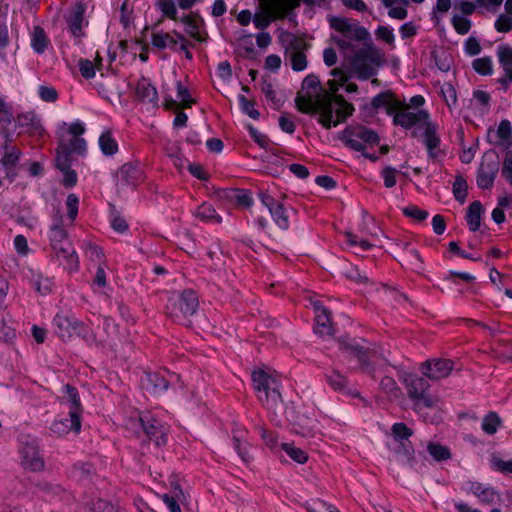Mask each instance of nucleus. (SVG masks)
Listing matches in <instances>:
<instances>
[{
  "mask_svg": "<svg viewBox=\"0 0 512 512\" xmlns=\"http://www.w3.org/2000/svg\"><path fill=\"white\" fill-rule=\"evenodd\" d=\"M127 427L135 431L137 428H142L145 434L153 440L157 446H161L167 441V428L153 417L146 415L130 419L127 422Z\"/></svg>",
  "mask_w": 512,
  "mask_h": 512,
  "instance_id": "1a4fd4ad",
  "label": "nucleus"
},
{
  "mask_svg": "<svg viewBox=\"0 0 512 512\" xmlns=\"http://www.w3.org/2000/svg\"><path fill=\"white\" fill-rule=\"evenodd\" d=\"M252 381L257 392V398L270 412L272 421L277 425H281V418L284 416L288 421L296 422L293 413L284 408L279 391L280 381L275 373L264 369L255 370L252 373Z\"/></svg>",
  "mask_w": 512,
  "mask_h": 512,
  "instance_id": "f257e3e1",
  "label": "nucleus"
},
{
  "mask_svg": "<svg viewBox=\"0 0 512 512\" xmlns=\"http://www.w3.org/2000/svg\"><path fill=\"white\" fill-rule=\"evenodd\" d=\"M467 183L465 179L461 176L456 177L453 184V194L457 201L463 204L466 201L467 197Z\"/></svg>",
  "mask_w": 512,
  "mask_h": 512,
  "instance_id": "09e8293b",
  "label": "nucleus"
},
{
  "mask_svg": "<svg viewBox=\"0 0 512 512\" xmlns=\"http://www.w3.org/2000/svg\"><path fill=\"white\" fill-rule=\"evenodd\" d=\"M285 42V58L290 61L294 71H303L307 67V57L305 52L309 45L307 42L297 36L288 34L284 39Z\"/></svg>",
  "mask_w": 512,
  "mask_h": 512,
  "instance_id": "6e6552de",
  "label": "nucleus"
},
{
  "mask_svg": "<svg viewBox=\"0 0 512 512\" xmlns=\"http://www.w3.org/2000/svg\"><path fill=\"white\" fill-rule=\"evenodd\" d=\"M143 180V172L138 164L126 163L116 174V186L124 188L127 186H136Z\"/></svg>",
  "mask_w": 512,
  "mask_h": 512,
  "instance_id": "dca6fc26",
  "label": "nucleus"
},
{
  "mask_svg": "<svg viewBox=\"0 0 512 512\" xmlns=\"http://www.w3.org/2000/svg\"><path fill=\"white\" fill-rule=\"evenodd\" d=\"M502 175L510 184H512V151H508L505 155Z\"/></svg>",
  "mask_w": 512,
  "mask_h": 512,
  "instance_id": "774afa93",
  "label": "nucleus"
},
{
  "mask_svg": "<svg viewBox=\"0 0 512 512\" xmlns=\"http://www.w3.org/2000/svg\"><path fill=\"white\" fill-rule=\"evenodd\" d=\"M424 126V144L428 155L431 159H437L441 154V150L439 149L440 139L436 134V128L430 122H427Z\"/></svg>",
  "mask_w": 512,
  "mask_h": 512,
  "instance_id": "4be33fe9",
  "label": "nucleus"
},
{
  "mask_svg": "<svg viewBox=\"0 0 512 512\" xmlns=\"http://www.w3.org/2000/svg\"><path fill=\"white\" fill-rule=\"evenodd\" d=\"M199 306L195 291L186 289L176 297H170L166 306V314L176 323H190L188 319L195 314Z\"/></svg>",
  "mask_w": 512,
  "mask_h": 512,
  "instance_id": "20e7f679",
  "label": "nucleus"
},
{
  "mask_svg": "<svg viewBox=\"0 0 512 512\" xmlns=\"http://www.w3.org/2000/svg\"><path fill=\"white\" fill-rule=\"evenodd\" d=\"M177 42L178 40L174 39L169 33L152 34V44L154 47L159 49H165L167 47L174 49Z\"/></svg>",
  "mask_w": 512,
  "mask_h": 512,
  "instance_id": "4c0bfd02",
  "label": "nucleus"
},
{
  "mask_svg": "<svg viewBox=\"0 0 512 512\" xmlns=\"http://www.w3.org/2000/svg\"><path fill=\"white\" fill-rule=\"evenodd\" d=\"M384 53L373 43H365L350 59V64L357 77L366 80L376 74V68L382 65Z\"/></svg>",
  "mask_w": 512,
  "mask_h": 512,
  "instance_id": "7ed1b4c3",
  "label": "nucleus"
},
{
  "mask_svg": "<svg viewBox=\"0 0 512 512\" xmlns=\"http://www.w3.org/2000/svg\"><path fill=\"white\" fill-rule=\"evenodd\" d=\"M496 134L502 146L505 148L512 146V126L509 120L504 119L500 122Z\"/></svg>",
  "mask_w": 512,
  "mask_h": 512,
  "instance_id": "473e14b6",
  "label": "nucleus"
},
{
  "mask_svg": "<svg viewBox=\"0 0 512 512\" xmlns=\"http://www.w3.org/2000/svg\"><path fill=\"white\" fill-rule=\"evenodd\" d=\"M85 8L82 4H76L66 16V23L71 35L77 42L85 35L83 28L87 24L84 20Z\"/></svg>",
  "mask_w": 512,
  "mask_h": 512,
  "instance_id": "6ab92c4d",
  "label": "nucleus"
},
{
  "mask_svg": "<svg viewBox=\"0 0 512 512\" xmlns=\"http://www.w3.org/2000/svg\"><path fill=\"white\" fill-rule=\"evenodd\" d=\"M316 316L315 332L320 336H332L334 329L331 323L330 312L319 302L314 304Z\"/></svg>",
  "mask_w": 512,
  "mask_h": 512,
  "instance_id": "412c9836",
  "label": "nucleus"
},
{
  "mask_svg": "<svg viewBox=\"0 0 512 512\" xmlns=\"http://www.w3.org/2000/svg\"><path fill=\"white\" fill-rule=\"evenodd\" d=\"M137 97L147 103H157L158 93L156 88L144 77H142L136 85Z\"/></svg>",
  "mask_w": 512,
  "mask_h": 512,
  "instance_id": "b1692460",
  "label": "nucleus"
},
{
  "mask_svg": "<svg viewBox=\"0 0 512 512\" xmlns=\"http://www.w3.org/2000/svg\"><path fill=\"white\" fill-rule=\"evenodd\" d=\"M340 349L348 357H354L358 359L362 369L374 377V369L371 367L368 358L375 354L374 349L363 346L359 341L355 339H340Z\"/></svg>",
  "mask_w": 512,
  "mask_h": 512,
  "instance_id": "9b49d317",
  "label": "nucleus"
},
{
  "mask_svg": "<svg viewBox=\"0 0 512 512\" xmlns=\"http://www.w3.org/2000/svg\"><path fill=\"white\" fill-rule=\"evenodd\" d=\"M331 102L333 103V114L335 113L338 117V120L333 121L332 120V126H337L338 123L342 120H345L347 117L352 115L354 111V107L347 103L345 99L342 96H335L334 100L331 99Z\"/></svg>",
  "mask_w": 512,
  "mask_h": 512,
  "instance_id": "a878e982",
  "label": "nucleus"
},
{
  "mask_svg": "<svg viewBox=\"0 0 512 512\" xmlns=\"http://www.w3.org/2000/svg\"><path fill=\"white\" fill-rule=\"evenodd\" d=\"M58 261L68 271H76L79 268V259L71 242H64L52 247Z\"/></svg>",
  "mask_w": 512,
  "mask_h": 512,
  "instance_id": "f3484780",
  "label": "nucleus"
},
{
  "mask_svg": "<svg viewBox=\"0 0 512 512\" xmlns=\"http://www.w3.org/2000/svg\"><path fill=\"white\" fill-rule=\"evenodd\" d=\"M499 63L501 64L507 78L512 81V48L499 46L497 48Z\"/></svg>",
  "mask_w": 512,
  "mask_h": 512,
  "instance_id": "c756f323",
  "label": "nucleus"
},
{
  "mask_svg": "<svg viewBox=\"0 0 512 512\" xmlns=\"http://www.w3.org/2000/svg\"><path fill=\"white\" fill-rule=\"evenodd\" d=\"M66 397H64L65 401L67 402L69 406V416L71 421V427L73 428V431L76 433H79L81 430V412H82V406L80 402V397L77 392V390L69 385L66 384L64 386Z\"/></svg>",
  "mask_w": 512,
  "mask_h": 512,
  "instance_id": "2eb2a0df",
  "label": "nucleus"
},
{
  "mask_svg": "<svg viewBox=\"0 0 512 512\" xmlns=\"http://www.w3.org/2000/svg\"><path fill=\"white\" fill-rule=\"evenodd\" d=\"M70 154H71V152H69V150H67L66 144H61L59 146V148L57 150L56 159H55L56 167L59 170L70 168V165H71Z\"/></svg>",
  "mask_w": 512,
  "mask_h": 512,
  "instance_id": "de8ad7c7",
  "label": "nucleus"
},
{
  "mask_svg": "<svg viewBox=\"0 0 512 512\" xmlns=\"http://www.w3.org/2000/svg\"><path fill=\"white\" fill-rule=\"evenodd\" d=\"M196 216L206 222L218 224L222 222L221 216L216 212L214 207L208 203H203L197 208Z\"/></svg>",
  "mask_w": 512,
  "mask_h": 512,
  "instance_id": "2f4dec72",
  "label": "nucleus"
},
{
  "mask_svg": "<svg viewBox=\"0 0 512 512\" xmlns=\"http://www.w3.org/2000/svg\"><path fill=\"white\" fill-rule=\"evenodd\" d=\"M397 100H392V94L390 92L380 93L372 99V106L375 109L386 107L388 110L389 106L394 104Z\"/></svg>",
  "mask_w": 512,
  "mask_h": 512,
  "instance_id": "4d7b16f0",
  "label": "nucleus"
},
{
  "mask_svg": "<svg viewBox=\"0 0 512 512\" xmlns=\"http://www.w3.org/2000/svg\"><path fill=\"white\" fill-rule=\"evenodd\" d=\"M340 139L347 147L355 151H364L366 145L378 144L380 140L375 131L364 126L346 128L342 132Z\"/></svg>",
  "mask_w": 512,
  "mask_h": 512,
  "instance_id": "0eeeda50",
  "label": "nucleus"
},
{
  "mask_svg": "<svg viewBox=\"0 0 512 512\" xmlns=\"http://www.w3.org/2000/svg\"><path fill=\"white\" fill-rule=\"evenodd\" d=\"M296 106L302 113H318V121L326 128L332 127L333 103L331 97L327 95H317L314 99L312 95H298L295 99Z\"/></svg>",
  "mask_w": 512,
  "mask_h": 512,
  "instance_id": "39448f33",
  "label": "nucleus"
},
{
  "mask_svg": "<svg viewBox=\"0 0 512 512\" xmlns=\"http://www.w3.org/2000/svg\"><path fill=\"white\" fill-rule=\"evenodd\" d=\"M4 136L6 138L4 148V155L0 160V163L7 169L13 168L18 162L21 152L15 147L9 146L8 142L10 141L9 134L5 131Z\"/></svg>",
  "mask_w": 512,
  "mask_h": 512,
  "instance_id": "bb28decb",
  "label": "nucleus"
},
{
  "mask_svg": "<svg viewBox=\"0 0 512 512\" xmlns=\"http://www.w3.org/2000/svg\"><path fill=\"white\" fill-rule=\"evenodd\" d=\"M99 146L103 154L114 155L118 151V145L110 131H106L99 137Z\"/></svg>",
  "mask_w": 512,
  "mask_h": 512,
  "instance_id": "72a5a7b5",
  "label": "nucleus"
},
{
  "mask_svg": "<svg viewBox=\"0 0 512 512\" xmlns=\"http://www.w3.org/2000/svg\"><path fill=\"white\" fill-rule=\"evenodd\" d=\"M330 26L340 33L338 36H332V40L342 51L353 50V41L366 42L370 40L369 31L356 21L343 17H332Z\"/></svg>",
  "mask_w": 512,
  "mask_h": 512,
  "instance_id": "f03ea898",
  "label": "nucleus"
},
{
  "mask_svg": "<svg viewBox=\"0 0 512 512\" xmlns=\"http://www.w3.org/2000/svg\"><path fill=\"white\" fill-rule=\"evenodd\" d=\"M31 282L36 291H38L40 294H48L52 289V281L40 273H33Z\"/></svg>",
  "mask_w": 512,
  "mask_h": 512,
  "instance_id": "37998d69",
  "label": "nucleus"
},
{
  "mask_svg": "<svg viewBox=\"0 0 512 512\" xmlns=\"http://www.w3.org/2000/svg\"><path fill=\"white\" fill-rule=\"evenodd\" d=\"M454 29L461 35H465L471 28V21L463 16L455 15L452 18Z\"/></svg>",
  "mask_w": 512,
  "mask_h": 512,
  "instance_id": "13d9d810",
  "label": "nucleus"
},
{
  "mask_svg": "<svg viewBox=\"0 0 512 512\" xmlns=\"http://www.w3.org/2000/svg\"><path fill=\"white\" fill-rule=\"evenodd\" d=\"M281 448L288 454V456L299 464H304L308 460L307 453L290 443H282Z\"/></svg>",
  "mask_w": 512,
  "mask_h": 512,
  "instance_id": "c03bdc74",
  "label": "nucleus"
},
{
  "mask_svg": "<svg viewBox=\"0 0 512 512\" xmlns=\"http://www.w3.org/2000/svg\"><path fill=\"white\" fill-rule=\"evenodd\" d=\"M483 213V206L479 201H473L467 210L466 221L469 229L473 232L477 231L481 225V215Z\"/></svg>",
  "mask_w": 512,
  "mask_h": 512,
  "instance_id": "cd10ccee",
  "label": "nucleus"
},
{
  "mask_svg": "<svg viewBox=\"0 0 512 512\" xmlns=\"http://www.w3.org/2000/svg\"><path fill=\"white\" fill-rule=\"evenodd\" d=\"M413 408L416 412L421 414L425 421H428L427 416L424 413L425 409H436L439 408V400L438 398L431 397L426 393L422 394V396L416 397L413 400Z\"/></svg>",
  "mask_w": 512,
  "mask_h": 512,
  "instance_id": "393cba45",
  "label": "nucleus"
},
{
  "mask_svg": "<svg viewBox=\"0 0 512 512\" xmlns=\"http://www.w3.org/2000/svg\"><path fill=\"white\" fill-rule=\"evenodd\" d=\"M258 196L263 207L268 210L275 224L281 229H287L289 227V217L283 204L265 191H261Z\"/></svg>",
  "mask_w": 512,
  "mask_h": 512,
  "instance_id": "ddd939ff",
  "label": "nucleus"
},
{
  "mask_svg": "<svg viewBox=\"0 0 512 512\" xmlns=\"http://www.w3.org/2000/svg\"><path fill=\"white\" fill-rule=\"evenodd\" d=\"M403 383L411 400L422 396V394L426 393L430 387V384L424 377L411 373L404 375Z\"/></svg>",
  "mask_w": 512,
  "mask_h": 512,
  "instance_id": "aec40b11",
  "label": "nucleus"
},
{
  "mask_svg": "<svg viewBox=\"0 0 512 512\" xmlns=\"http://www.w3.org/2000/svg\"><path fill=\"white\" fill-rule=\"evenodd\" d=\"M345 236L347 239V244L353 248L356 254L364 252L372 247V245L367 240L359 239L357 235L351 232H346Z\"/></svg>",
  "mask_w": 512,
  "mask_h": 512,
  "instance_id": "49530a36",
  "label": "nucleus"
},
{
  "mask_svg": "<svg viewBox=\"0 0 512 512\" xmlns=\"http://www.w3.org/2000/svg\"><path fill=\"white\" fill-rule=\"evenodd\" d=\"M20 454L21 464L25 469L40 471L44 468V460L40 456L35 442L25 443L20 450Z\"/></svg>",
  "mask_w": 512,
  "mask_h": 512,
  "instance_id": "a211bd4d",
  "label": "nucleus"
},
{
  "mask_svg": "<svg viewBox=\"0 0 512 512\" xmlns=\"http://www.w3.org/2000/svg\"><path fill=\"white\" fill-rule=\"evenodd\" d=\"M472 66L481 75H490L493 71L490 57L477 58L473 61Z\"/></svg>",
  "mask_w": 512,
  "mask_h": 512,
  "instance_id": "3c124183",
  "label": "nucleus"
},
{
  "mask_svg": "<svg viewBox=\"0 0 512 512\" xmlns=\"http://www.w3.org/2000/svg\"><path fill=\"white\" fill-rule=\"evenodd\" d=\"M421 372L430 380H440L450 375L453 362L449 359H431L421 364Z\"/></svg>",
  "mask_w": 512,
  "mask_h": 512,
  "instance_id": "4468645a",
  "label": "nucleus"
},
{
  "mask_svg": "<svg viewBox=\"0 0 512 512\" xmlns=\"http://www.w3.org/2000/svg\"><path fill=\"white\" fill-rule=\"evenodd\" d=\"M380 387L385 393L389 394L392 397H398L401 393L396 381L389 376H385L384 378H382L380 382Z\"/></svg>",
  "mask_w": 512,
  "mask_h": 512,
  "instance_id": "864d4df0",
  "label": "nucleus"
},
{
  "mask_svg": "<svg viewBox=\"0 0 512 512\" xmlns=\"http://www.w3.org/2000/svg\"><path fill=\"white\" fill-rule=\"evenodd\" d=\"M239 102L244 113L253 119H258L260 116L259 111L255 108V104L249 101L244 95L239 96Z\"/></svg>",
  "mask_w": 512,
  "mask_h": 512,
  "instance_id": "052dcab7",
  "label": "nucleus"
},
{
  "mask_svg": "<svg viewBox=\"0 0 512 512\" xmlns=\"http://www.w3.org/2000/svg\"><path fill=\"white\" fill-rule=\"evenodd\" d=\"M403 213L405 216L413 218L417 221L425 220L428 217V212L425 210H422L416 206H408L403 209Z\"/></svg>",
  "mask_w": 512,
  "mask_h": 512,
  "instance_id": "69168bd1",
  "label": "nucleus"
},
{
  "mask_svg": "<svg viewBox=\"0 0 512 512\" xmlns=\"http://www.w3.org/2000/svg\"><path fill=\"white\" fill-rule=\"evenodd\" d=\"M50 241L51 247L64 242H70L68 238V233L62 227V216H59L56 222L51 226Z\"/></svg>",
  "mask_w": 512,
  "mask_h": 512,
  "instance_id": "7c9ffc66",
  "label": "nucleus"
},
{
  "mask_svg": "<svg viewBox=\"0 0 512 512\" xmlns=\"http://www.w3.org/2000/svg\"><path fill=\"white\" fill-rule=\"evenodd\" d=\"M388 115H393V123L404 129L425 125L429 122V114L427 111H412L409 105L401 101H396L389 106Z\"/></svg>",
  "mask_w": 512,
  "mask_h": 512,
  "instance_id": "423d86ee",
  "label": "nucleus"
},
{
  "mask_svg": "<svg viewBox=\"0 0 512 512\" xmlns=\"http://www.w3.org/2000/svg\"><path fill=\"white\" fill-rule=\"evenodd\" d=\"M491 468L503 474H512V459L503 460L496 455H493L490 460Z\"/></svg>",
  "mask_w": 512,
  "mask_h": 512,
  "instance_id": "8fccbe9b",
  "label": "nucleus"
},
{
  "mask_svg": "<svg viewBox=\"0 0 512 512\" xmlns=\"http://www.w3.org/2000/svg\"><path fill=\"white\" fill-rule=\"evenodd\" d=\"M501 419L495 412H489L482 421V430L488 434L493 435L497 432L500 426Z\"/></svg>",
  "mask_w": 512,
  "mask_h": 512,
  "instance_id": "79ce46f5",
  "label": "nucleus"
},
{
  "mask_svg": "<svg viewBox=\"0 0 512 512\" xmlns=\"http://www.w3.org/2000/svg\"><path fill=\"white\" fill-rule=\"evenodd\" d=\"M78 205H79V198L77 195L71 193L67 196L66 199V207H67V216L73 222L78 214Z\"/></svg>",
  "mask_w": 512,
  "mask_h": 512,
  "instance_id": "bf43d9fd",
  "label": "nucleus"
},
{
  "mask_svg": "<svg viewBox=\"0 0 512 512\" xmlns=\"http://www.w3.org/2000/svg\"><path fill=\"white\" fill-rule=\"evenodd\" d=\"M391 430H392V434H393L394 438L402 444V446H403V448L405 450V454L407 456V459H410V452L405 447V444L402 443V441L408 440V438L413 433L412 430L409 427H407V425L404 424V423H396V424H394L392 426Z\"/></svg>",
  "mask_w": 512,
  "mask_h": 512,
  "instance_id": "f704fd0d",
  "label": "nucleus"
},
{
  "mask_svg": "<svg viewBox=\"0 0 512 512\" xmlns=\"http://www.w3.org/2000/svg\"><path fill=\"white\" fill-rule=\"evenodd\" d=\"M328 382L334 390H343L347 384L346 377L337 371H333L328 376Z\"/></svg>",
  "mask_w": 512,
  "mask_h": 512,
  "instance_id": "e2e57ef3",
  "label": "nucleus"
},
{
  "mask_svg": "<svg viewBox=\"0 0 512 512\" xmlns=\"http://www.w3.org/2000/svg\"><path fill=\"white\" fill-rule=\"evenodd\" d=\"M177 97L181 101V106L183 108L191 107L193 100L190 96L189 90L185 88L180 81L177 82Z\"/></svg>",
  "mask_w": 512,
  "mask_h": 512,
  "instance_id": "680f3d73",
  "label": "nucleus"
},
{
  "mask_svg": "<svg viewBox=\"0 0 512 512\" xmlns=\"http://www.w3.org/2000/svg\"><path fill=\"white\" fill-rule=\"evenodd\" d=\"M142 385L147 391L158 394L168 388V381L159 373L149 372L142 379Z\"/></svg>",
  "mask_w": 512,
  "mask_h": 512,
  "instance_id": "5701e85b",
  "label": "nucleus"
},
{
  "mask_svg": "<svg viewBox=\"0 0 512 512\" xmlns=\"http://www.w3.org/2000/svg\"><path fill=\"white\" fill-rule=\"evenodd\" d=\"M273 13L275 12L273 11ZM272 19L273 16L271 11H262L254 15L253 22L256 28L264 30L270 25Z\"/></svg>",
  "mask_w": 512,
  "mask_h": 512,
  "instance_id": "6e6d98bb",
  "label": "nucleus"
},
{
  "mask_svg": "<svg viewBox=\"0 0 512 512\" xmlns=\"http://www.w3.org/2000/svg\"><path fill=\"white\" fill-rule=\"evenodd\" d=\"M427 451L435 461H445L451 458L449 448L439 443L430 442L427 445Z\"/></svg>",
  "mask_w": 512,
  "mask_h": 512,
  "instance_id": "c9c22d12",
  "label": "nucleus"
},
{
  "mask_svg": "<svg viewBox=\"0 0 512 512\" xmlns=\"http://www.w3.org/2000/svg\"><path fill=\"white\" fill-rule=\"evenodd\" d=\"M244 434V430H234L233 441L234 447L237 450L239 456L243 461H248L250 457L247 451V442L244 439Z\"/></svg>",
  "mask_w": 512,
  "mask_h": 512,
  "instance_id": "58836bf2",
  "label": "nucleus"
},
{
  "mask_svg": "<svg viewBox=\"0 0 512 512\" xmlns=\"http://www.w3.org/2000/svg\"><path fill=\"white\" fill-rule=\"evenodd\" d=\"M495 28L498 32H509L512 29V17L501 14L495 22Z\"/></svg>",
  "mask_w": 512,
  "mask_h": 512,
  "instance_id": "338daca9",
  "label": "nucleus"
},
{
  "mask_svg": "<svg viewBox=\"0 0 512 512\" xmlns=\"http://www.w3.org/2000/svg\"><path fill=\"white\" fill-rule=\"evenodd\" d=\"M53 324L56 328L55 333L63 341L70 339L73 334L82 336L84 339H87L89 336L90 331L84 323L66 315L57 314Z\"/></svg>",
  "mask_w": 512,
  "mask_h": 512,
  "instance_id": "f8f14e48",
  "label": "nucleus"
},
{
  "mask_svg": "<svg viewBox=\"0 0 512 512\" xmlns=\"http://www.w3.org/2000/svg\"><path fill=\"white\" fill-rule=\"evenodd\" d=\"M157 7L163 13L164 16L177 20V9L176 5L172 0H159L157 2Z\"/></svg>",
  "mask_w": 512,
  "mask_h": 512,
  "instance_id": "5fc2aeb1",
  "label": "nucleus"
},
{
  "mask_svg": "<svg viewBox=\"0 0 512 512\" xmlns=\"http://www.w3.org/2000/svg\"><path fill=\"white\" fill-rule=\"evenodd\" d=\"M13 119V111L9 104L0 96V132L4 133Z\"/></svg>",
  "mask_w": 512,
  "mask_h": 512,
  "instance_id": "ea45409f",
  "label": "nucleus"
},
{
  "mask_svg": "<svg viewBox=\"0 0 512 512\" xmlns=\"http://www.w3.org/2000/svg\"><path fill=\"white\" fill-rule=\"evenodd\" d=\"M331 75L334 77V79L328 81L329 89L332 93H335L339 86L343 85L347 80L348 77L346 73L341 69H334L331 71Z\"/></svg>",
  "mask_w": 512,
  "mask_h": 512,
  "instance_id": "603ef678",
  "label": "nucleus"
},
{
  "mask_svg": "<svg viewBox=\"0 0 512 512\" xmlns=\"http://www.w3.org/2000/svg\"><path fill=\"white\" fill-rule=\"evenodd\" d=\"M15 121L18 127L26 128L27 132H36L41 128L40 122L33 112L19 114Z\"/></svg>",
  "mask_w": 512,
  "mask_h": 512,
  "instance_id": "c85d7f7f",
  "label": "nucleus"
},
{
  "mask_svg": "<svg viewBox=\"0 0 512 512\" xmlns=\"http://www.w3.org/2000/svg\"><path fill=\"white\" fill-rule=\"evenodd\" d=\"M300 0H276L274 3L275 17L284 18L292 9L299 5Z\"/></svg>",
  "mask_w": 512,
  "mask_h": 512,
  "instance_id": "a19ab883",
  "label": "nucleus"
},
{
  "mask_svg": "<svg viewBox=\"0 0 512 512\" xmlns=\"http://www.w3.org/2000/svg\"><path fill=\"white\" fill-rule=\"evenodd\" d=\"M31 44L33 49L38 53H42L46 49L48 45V39L44 30L41 27H34L31 38Z\"/></svg>",
  "mask_w": 512,
  "mask_h": 512,
  "instance_id": "e433bc0d",
  "label": "nucleus"
},
{
  "mask_svg": "<svg viewBox=\"0 0 512 512\" xmlns=\"http://www.w3.org/2000/svg\"><path fill=\"white\" fill-rule=\"evenodd\" d=\"M202 20L199 17H195L192 15H186L181 18V22L184 23L187 27V32L197 41H203V38L198 32L199 22Z\"/></svg>",
  "mask_w": 512,
  "mask_h": 512,
  "instance_id": "a18cd8bd",
  "label": "nucleus"
},
{
  "mask_svg": "<svg viewBox=\"0 0 512 512\" xmlns=\"http://www.w3.org/2000/svg\"><path fill=\"white\" fill-rule=\"evenodd\" d=\"M499 166L500 158L494 150L484 153L477 175V185L481 189H490L493 186Z\"/></svg>",
  "mask_w": 512,
  "mask_h": 512,
  "instance_id": "9d476101",
  "label": "nucleus"
},
{
  "mask_svg": "<svg viewBox=\"0 0 512 512\" xmlns=\"http://www.w3.org/2000/svg\"><path fill=\"white\" fill-rule=\"evenodd\" d=\"M441 93L444 97L445 102L449 107L455 105L457 102L456 90L451 84H444L441 88Z\"/></svg>",
  "mask_w": 512,
  "mask_h": 512,
  "instance_id": "0e129e2a",
  "label": "nucleus"
}]
</instances>
